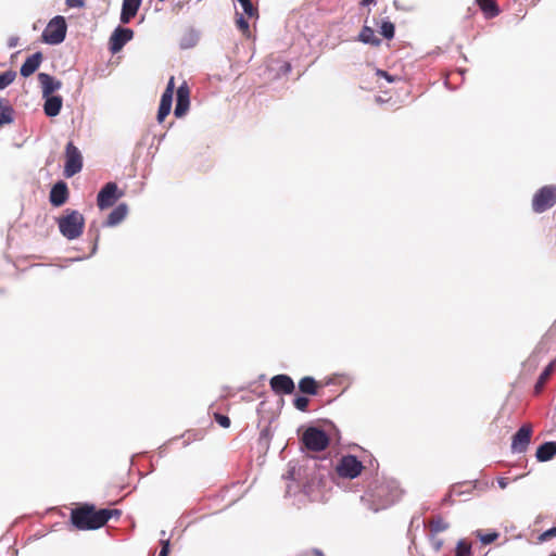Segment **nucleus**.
Listing matches in <instances>:
<instances>
[{"instance_id": "1", "label": "nucleus", "mask_w": 556, "mask_h": 556, "mask_svg": "<svg viewBox=\"0 0 556 556\" xmlns=\"http://www.w3.org/2000/svg\"><path fill=\"white\" fill-rule=\"evenodd\" d=\"M61 235L67 240L79 238L84 231L85 217L76 210H65L64 215L56 218Z\"/></svg>"}, {"instance_id": "2", "label": "nucleus", "mask_w": 556, "mask_h": 556, "mask_svg": "<svg viewBox=\"0 0 556 556\" xmlns=\"http://www.w3.org/2000/svg\"><path fill=\"white\" fill-rule=\"evenodd\" d=\"M370 496L375 504L372 509L375 511H379L380 509H386L397 502L401 497V490L396 481H386L371 490Z\"/></svg>"}, {"instance_id": "3", "label": "nucleus", "mask_w": 556, "mask_h": 556, "mask_svg": "<svg viewBox=\"0 0 556 556\" xmlns=\"http://www.w3.org/2000/svg\"><path fill=\"white\" fill-rule=\"evenodd\" d=\"M71 522L78 530H97L99 528L97 508L93 504H83L71 511Z\"/></svg>"}, {"instance_id": "4", "label": "nucleus", "mask_w": 556, "mask_h": 556, "mask_svg": "<svg viewBox=\"0 0 556 556\" xmlns=\"http://www.w3.org/2000/svg\"><path fill=\"white\" fill-rule=\"evenodd\" d=\"M330 439L325 430L316 426H308L301 437L304 448L312 452H321L329 445Z\"/></svg>"}, {"instance_id": "5", "label": "nucleus", "mask_w": 556, "mask_h": 556, "mask_svg": "<svg viewBox=\"0 0 556 556\" xmlns=\"http://www.w3.org/2000/svg\"><path fill=\"white\" fill-rule=\"evenodd\" d=\"M67 24L62 15L52 17L46 29L42 31V41L47 45L56 46L62 43L66 38Z\"/></svg>"}, {"instance_id": "6", "label": "nucleus", "mask_w": 556, "mask_h": 556, "mask_svg": "<svg viewBox=\"0 0 556 556\" xmlns=\"http://www.w3.org/2000/svg\"><path fill=\"white\" fill-rule=\"evenodd\" d=\"M556 203V186L548 185L540 188L532 199V210L535 213H543Z\"/></svg>"}, {"instance_id": "7", "label": "nucleus", "mask_w": 556, "mask_h": 556, "mask_svg": "<svg viewBox=\"0 0 556 556\" xmlns=\"http://www.w3.org/2000/svg\"><path fill=\"white\" fill-rule=\"evenodd\" d=\"M83 168V156L79 149L73 142H68L65 148L64 176L71 178L78 174Z\"/></svg>"}, {"instance_id": "8", "label": "nucleus", "mask_w": 556, "mask_h": 556, "mask_svg": "<svg viewBox=\"0 0 556 556\" xmlns=\"http://www.w3.org/2000/svg\"><path fill=\"white\" fill-rule=\"evenodd\" d=\"M363 463L357 456L348 454L341 457L337 465V472L341 478L354 479L358 477L363 470Z\"/></svg>"}, {"instance_id": "9", "label": "nucleus", "mask_w": 556, "mask_h": 556, "mask_svg": "<svg viewBox=\"0 0 556 556\" xmlns=\"http://www.w3.org/2000/svg\"><path fill=\"white\" fill-rule=\"evenodd\" d=\"M124 197V192L118 189L114 181L106 182L98 192L97 205L100 210H105L115 204L117 200Z\"/></svg>"}, {"instance_id": "10", "label": "nucleus", "mask_w": 556, "mask_h": 556, "mask_svg": "<svg viewBox=\"0 0 556 556\" xmlns=\"http://www.w3.org/2000/svg\"><path fill=\"white\" fill-rule=\"evenodd\" d=\"M134 38V30L128 27L117 26L110 36L109 49L112 53L119 52L124 46Z\"/></svg>"}, {"instance_id": "11", "label": "nucleus", "mask_w": 556, "mask_h": 556, "mask_svg": "<svg viewBox=\"0 0 556 556\" xmlns=\"http://www.w3.org/2000/svg\"><path fill=\"white\" fill-rule=\"evenodd\" d=\"M532 427L529 424L522 425L511 438V452L525 453L531 441Z\"/></svg>"}, {"instance_id": "12", "label": "nucleus", "mask_w": 556, "mask_h": 556, "mask_svg": "<svg viewBox=\"0 0 556 556\" xmlns=\"http://www.w3.org/2000/svg\"><path fill=\"white\" fill-rule=\"evenodd\" d=\"M271 390L276 394H292L295 390L293 379L286 374H279L270 378L269 381Z\"/></svg>"}, {"instance_id": "13", "label": "nucleus", "mask_w": 556, "mask_h": 556, "mask_svg": "<svg viewBox=\"0 0 556 556\" xmlns=\"http://www.w3.org/2000/svg\"><path fill=\"white\" fill-rule=\"evenodd\" d=\"M68 195H70V192H68L67 184L64 180H58L51 187V190L49 193V201L52 206L60 207L67 202Z\"/></svg>"}, {"instance_id": "14", "label": "nucleus", "mask_w": 556, "mask_h": 556, "mask_svg": "<svg viewBox=\"0 0 556 556\" xmlns=\"http://www.w3.org/2000/svg\"><path fill=\"white\" fill-rule=\"evenodd\" d=\"M189 106H190L189 89L186 84H182L177 89L174 115L177 118H181L188 112Z\"/></svg>"}, {"instance_id": "15", "label": "nucleus", "mask_w": 556, "mask_h": 556, "mask_svg": "<svg viewBox=\"0 0 556 556\" xmlns=\"http://www.w3.org/2000/svg\"><path fill=\"white\" fill-rule=\"evenodd\" d=\"M41 86L42 96H55L54 92L62 88V81L48 73L37 75Z\"/></svg>"}, {"instance_id": "16", "label": "nucleus", "mask_w": 556, "mask_h": 556, "mask_svg": "<svg viewBox=\"0 0 556 556\" xmlns=\"http://www.w3.org/2000/svg\"><path fill=\"white\" fill-rule=\"evenodd\" d=\"M43 55L42 52L37 51L29 55L20 68L21 76L27 78L31 76L41 65Z\"/></svg>"}, {"instance_id": "17", "label": "nucleus", "mask_w": 556, "mask_h": 556, "mask_svg": "<svg viewBox=\"0 0 556 556\" xmlns=\"http://www.w3.org/2000/svg\"><path fill=\"white\" fill-rule=\"evenodd\" d=\"M142 0H123L119 21L128 24L138 13Z\"/></svg>"}, {"instance_id": "18", "label": "nucleus", "mask_w": 556, "mask_h": 556, "mask_svg": "<svg viewBox=\"0 0 556 556\" xmlns=\"http://www.w3.org/2000/svg\"><path fill=\"white\" fill-rule=\"evenodd\" d=\"M43 112L48 117H55L60 114L63 105V99L61 96H42Z\"/></svg>"}, {"instance_id": "19", "label": "nucleus", "mask_w": 556, "mask_h": 556, "mask_svg": "<svg viewBox=\"0 0 556 556\" xmlns=\"http://www.w3.org/2000/svg\"><path fill=\"white\" fill-rule=\"evenodd\" d=\"M127 214H128V205L124 202L119 203L108 215V218L103 223V226L104 227H115L126 218Z\"/></svg>"}, {"instance_id": "20", "label": "nucleus", "mask_w": 556, "mask_h": 556, "mask_svg": "<svg viewBox=\"0 0 556 556\" xmlns=\"http://www.w3.org/2000/svg\"><path fill=\"white\" fill-rule=\"evenodd\" d=\"M556 456V441H545L540 444L535 452V458L540 463H546Z\"/></svg>"}, {"instance_id": "21", "label": "nucleus", "mask_w": 556, "mask_h": 556, "mask_svg": "<svg viewBox=\"0 0 556 556\" xmlns=\"http://www.w3.org/2000/svg\"><path fill=\"white\" fill-rule=\"evenodd\" d=\"M555 366H556V361H552L544 367V369L540 374V376L534 384V394L535 395H539L542 393L545 383L548 381V379L551 378L552 374L555 370Z\"/></svg>"}, {"instance_id": "22", "label": "nucleus", "mask_w": 556, "mask_h": 556, "mask_svg": "<svg viewBox=\"0 0 556 556\" xmlns=\"http://www.w3.org/2000/svg\"><path fill=\"white\" fill-rule=\"evenodd\" d=\"M299 390L303 394L317 395L319 392V383L312 376H305L299 381Z\"/></svg>"}, {"instance_id": "23", "label": "nucleus", "mask_w": 556, "mask_h": 556, "mask_svg": "<svg viewBox=\"0 0 556 556\" xmlns=\"http://www.w3.org/2000/svg\"><path fill=\"white\" fill-rule=\"evenodd\" d=\"M358 40L372 47H379L382 42L381 39L376 36L374 28L367 25H364L361 29Z\"/></svg>"}, {"instance_id": "24", "label": "nucleus", "mask_w": 556, "mask_h": 556, "mask_svg": "<svg viewBox=\"0 0 556 556\" xmlns=\"http://www.w3.org/2000/svg\"><path fill=\"white\" fill-rule=\"evenodd\" d=\"M14 110L9 101L0 98V127L11 124L14 121Z\"/></svg>"}, {"instance_id": "25", "label": "nucleus", "mask_w": 556, "mask_h": 556, "mask_svg": "<svg viewBox=\"0 0 556 556\" xmlns=\"http://www.w3.org/2000/svg\"><path fill=\"white\" fill-rule=\"evenodd\" d=\"M476 3L486 18H492L500 14V8L495 0H476Z\"/></svg>"}, {"instance_id": "26", "label": "nucleus", "mask_w": 556, "mask_h": 556, "mask_svg": "<svg viewBox=\"0 0 556 556\" xmlns=\"http://www.w3.org/2000/svg\"><path fill=\"white\" fill-rule=\"evenodd\" d=\"M173 104V97L167 94H162L160 105L157 109L156 119L159 123L164 122L167 115L170 113Z\"/></svg>"}, {"instance_id": "27", "label": "nucleus", "mask_w": 556, "mask_h": 556, "mask_svg": "<svg viewBox=\"0 0 556 556\" xmlns=\"http://www.w3.org/2000/svg\"><path fill=\"white\" fill-rule=\"evenodd\" d=\"M200 39V33L194 28H189L181 37L179 46L181 49L193 48Z\"/></svg>"}, {"instance_id": "28", "label": "nucleus", "mask_w": 556, "mask_h": 556, "mask_svg": "<svg viewBox=\"0 0 556 556\" xmlns=\"http://www.w3.org/2000/svg\"><path fill=\"white\" fill-rule=\"evenodd\" d=\"M380 35L387 39L391 40L395 35V25L389 18L382 20L379 26Z\"/></svg>"}, {"instance_id": "29", "label": "nucleus", "mask_w": 556, "mask_h": 556, "mask_svg": "<svg viewBox=\"0 0 556 556\" xmlns=\"http://www.w3.org/2000/svg\"><path fill=\"white\" fill-rule=\"evenodd\" d=\"M430 534L435 535L439 532H443L448 529V523L445 522L441 517L433 519L430 525Z\"/></svg>"}, {"instance_id": "30", "label": "nucleus", "mask_w": 556, "mask_h": 556, "mask_svg": "<svg viewBox=\"0 0 556 556\" xmlns=\"http://www.w3.org/2000/svg\"><path fill=\"white\" fill-rule=\"evenodd\" d=\"M16 78V72L13 70H8L0 74V90L5 89L10 86L14 79Z\"/></svg>"}, {"instance_id": "31", "label": "nucleus", "mask_w": 556, "mask_h": 556, "mask_svg": "<svg viewBox=\"0 0 556 556\" xmlns=\"http://www.w3.org/2000/svg\"><path fill=\"white\" fill-rule=\"evenodd\" d=\"M471 544L466 540H459L455 548V556H470Z\"/></svg>"}, {"instance_id": "32", "label": "nucleus", "mask_w": 556, "mask_h": 556, "mask_svg": "<svg viewBox=\"0 0 556 556\" xmlns=\"http://www.w3.org/2000/svg\"><path fill=\"white\" fill-rule=\"evenodd\" d=\"M476 533H477V536L479 538L480 542L484 545L493 543L500 536V533L496 531L482 533L480 530H478Z\"/></svg>"}, {"instance_id": "33", "label": "nucleus", "mask_w": 556, "mask_h": 556, "mask_svg": "<svg viewBox=\"0 0 556 556\" xmlns=\"http://www.w3.org/2000/svg\"><path fill=\"white\" fill-rule=\"evenodd\" d=\"M97 518H98L99 528H102L112 518L111 509H109V508L97 509Z\"/></svg>"}, {"instance_id": "34", "label": "nucleus", "mask_w": 556, "mask_h": 556, "mask_svg": "<svg viewBox=\"0 0 556 556\" xmlns=\"http://www.w3.org/2000/svg\"><path fill=\"white\" fill-rule=\"evenodd\" d=\"M309 400L304 395H296L293 399L294 407L300 412H306L308 408Z\"/></svg>"}, {"instance_id": "35", "label": "nucleus", "mask_w": 556, "mask_h": 556, "mask_svg": "<svg viewBox=\"0 0 556 556\" xmlns=\"http://www.w3.org/2000/svg\"><path fill=\"white\" fill-rule=\"evenodd\" d=\"M556 536V526L543 531L539 536V543L546 542Z\"/></svg>"}, {"instance_id": "36", "label": "nucleus", "mask_w": 556, "mask_h": 556, "mask_svg": "<svg viewBox=\"0 0 556 556\" xmlns=\"http://www.w3.org/2000/svg\"><path fill=\"white\" fill-rule=\"evenodd\" d=\"M215 421L223 428H229L230 427V418L227 415L215 413L214 414Z\"/></svg>"}, {"instance_id": "37", "label": "nucleus", "mask_w": 556, "mask_h": 556, "mask_svg": "<svg viewBox=\"0 0 556 556\" xmlns=\"http://www.w3.org/2000/svg\"><path fill=\"white\" fill-rule=\"evenodd\" d=\"M161 549L159 556H168L170 553V541L169 539L160 540Z\"/></svg>"}, {"instance_id": "38", "label": "nucleus", "mask_w": 556, "mask_h": 556, "mask_svg": "<svg viewBox=\"0 0 556 556\" xmlns=\"http://www.w3.org/2000/svg\"><path fill=\"white\" fill-rule=\"evenodd\" d=\"M237 27L243 33L248 31L250 28L249 22L243 17V15H238L236 20Z\"/></svg>"}, {"instance_id": "39", "label": "nucleus", "mask_w": 556, "mask_h": 556, "mask_svg": "<svg viewBox=\"0 0 556 556\" xmlns=\"http://www.w3.org/2000/svg\"><path fill=\"white\" fill-rule=\"evenodd\" d=\"M291 70L292 66L289 62H281L278 67L276 76L288 75L291 72Z\"/></svg>"}, {"instance_id": "40", "label": "nucleus", "mask_w": 556, "mask_h": 556, "mask_svg": "<svg viewBox=\"0 0 556 556\" xmlns=\"http://www.w3.org/2000/svg\"><path fill=\"white\" fill-rule=\"evenodd\" d=\"M174 89H175V81H174V77L172 76L167 83V86L164 90V92L162 94H167V96H170L173 97L174 94Z\"/></svg>"}, {"instance_id": "41", "label": "nucleus", "mask_w": 556, "mask_h": 556, "mask_svg": "<svg viewBox=\"0 0 556 556\" xmlns=\"http://www.w3.org/2000/svg\"><path fill=\"white\" fill-rule=\"evenodd\" d=\"M65 3L68 8H84L86 4L85 0H65Z\"/></svg>"}, {"instance_id": "42", "label": "nucleus", "mask_w": 556, "mask_h": 556, "mask_svg": "<svg viewBox=\"0 0 556 556\" xmlns=\"http://www.w3.org/2000/svg\"><path fill=\"white\" fill-rule=\"evenodd\" d=\"M431 535V544L435 552H439L443 545V541L441 539L435 538V535Z\"/></svg>"}, {"instance_id": "43", "label": "nucleus", "mask_w": 556, "mask_h": 556, "mask_svg": "<svg viewBox=\"0 0 556 556\" xmlns=\"http://www.w3.org/2000/svg\"><path fill=\"white\" fill-rule=\"evenodd\" d=\"M295 473H296L295 466H290L287 473L283 475V478L287 480H295Z\"/></svg>"}, {"instance_id": "44", "label": "nucleus", "mask_w": 556, "mask_h": 556, "mask_svg": "<svg viewBox=\"0 0 556 556\" xmlns=\"http://www.w3.org/2000/svg\"><path fill=\"white\" fill-rule=\"evenodd\" d=\"M376 74L380 77L386 78L389 83L394 81V77L383 70H377Z\"/></svg>"}, {"instance_id": "45", "label": "nucleus", "mask_w": 556, "mask_h": 556, "mask_svg": "<svg viewBox=\"0 0 556 556\" xmlns=\"http://www.w3.org/2000/svg\"><path fill=\"white\" fill-rule=\"evenodd\" d=\"M18 40L20 38L17 36H11L9 39H8V47L11 49V48H15L18 43Z\"/></svg>"}, {"instance_id": "46", "label": "nucleus", "mask_w": 556, "mask_h": 556, "mask_svg": "<svg viewBox=\"0 0 556 556\" xmlns=\"http://www.w3.org/2000/svg\"><path fill=\"white\" fill-rule=\"evenodd\" d=\"M497 484L501 489H506L507 488V484H508V481L507 479L505 478H498L497 479Z\"/></svg>"}, {"instance_id": "47", "label": "nucleus", "mask_w": 556, "mask_h": 556, "mask_svg": "<svg viewBox=\"0 0 556 556\" xmlns=\"http://www.w3.org/2000/svg\"><path fill=\"white\" fill-rule=\"evenodd\" d=\"M112 518H119L122 515V511L119 509H111Z\"/></svg>"}, {"instance_id": "48", "label": "nucleus", "mask_w": 556, "mask_h": 556, "mask_svg": "<svg viewBox=\"0 0 556 556\" xmlns=\"http://www.w3.org/2000/svg\"><path fill=\"white\" fill-rule=\"evenodd\" d=\"M376 3V0H362L361 4L363 7H368L370 4H375Z\"/></svg>"}, {"instance_id": "49", "label": "nucleus", "mask_w": 556, "mask_h": 556, "mask_svg": "<svg viewBox=\"0 0 556 556\" xmlns=\"http://www.w3.org/2000/svg\"><path fill=\"white\" fill-rule=\"evenodd\" d=\"M98 239H99V235H97V237H96L94 243H93V245H92L91 254H94V253L97 252V249H98Z\"/></svg>"}, {"instance_id": "50", "label": "nucleus", "mask_w": 556, "mask_h": 556, "mask_svg": "<svg viewBox=\"0 0 556 556\" xmlns=\"http://www.w3.org/2000/svg\"><path fill=\"white\" fill-rule=\"evenodd\" d=\"M313 554L315 556H325L323 551H320L319 548H313Z\"/></svg>"}, {"instance_id": "51", "label": "nucleus", "mask_w": 556, "mask_h": 556, "mask_svg": "<svg viewBox=\"0 0 556 556\" xmlns=\"http://www.w3.org/2000/svg\"><path fill=\"white\" fill-rule=\"evenodd\" d=\"M452 498V495L451 494H447L444 498H443V503H448Z\"/></svg>"}, {"instance_id": "52", "label": "nucleus", "mask_w": 556, "mask_h": 556, "mask_svg": "<svg viewBox=\"0 0 556 556\" xmlns=\"http://www.w3.org/2000/svg\"><path fill=\"white\" fill-rule=\"evenodd\" d=\"M165 535H166V531H165V530H162V531H161V536H162V539H163Z\"/></svg>"}, {"instance_id": "53", "label": "nucleus", "mask_w": 556, "mask_h": 556, "mask_svg": "<svg viewBox=\"0 0 556 556\" xmlns=\"http://www.w3.org/2000/svg\"><path fill=\"white\" fill-rule=\"evenodd\" d=\"M394 5H395L396 9H399V4H397L396 0L394 1Z\"/></svg>"}, {"instance_id": "54", "label": "nucleus", "mask_w": 556, "mask_h": 556, "mask_svg": "<svg viewBox=\"0 0 556 556\" xmlns=\"http://www.w3.org/2000/svg\"><path fill=\"white\" fill-rule=\"evenodd\" d=\"M150 556H154V553H152Z\"/></svg>"}]
</instances>
